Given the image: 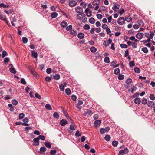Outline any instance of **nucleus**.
Listing matches in <instances>:
<instances>
[{
  "instance_id": "obj_1",
  "label": "nucleus",
  "mask_w": 155,
  "mask_h": 155,
  "mask_svg": "<svg viewBox=\"0 0 155 155\" xmlns=\"http://www.w3.org/2000/svg\"><path fill=\"white\" fill-rule=\"evenodd\" d=\"M101 0H94L92 3L93 5L95 6L94 8V10H97L99 8V5L100 3V1Z\"/></svg>"
},
{
  "instance_id": "obj_2",
  "label": "nucleus",
  "mask_w": 155,
  "mask_h": 155,
  "mask_svg": "<svg viewBox=\"0 0 155 155\" xmlns=\"http://www.w3.org/2000/svg\"><path fill=\"white\" fill-rule=\"evenodd\" d=\"M110 130L109 127H106L105 129L101 128L100 129V132L101 134H104L105 132H108Z\"/></svg>"
},
{
  "instance_id": "obj_3",
  "label": "nucleus",
  "mask_w": 155,
  "mask_h": 155,
  "mask_svg": "<svg viewBox=\"0 0 155 155\" xmlns=\"http://www.w3.org/2000/svg\"><path fill=\"white\" fill-rule=\"evenodd\" d=\"M129 152V150L127 148L125 149L124 150H121L119 152L118 155H124L127 154Z\"/></svg>"
},
{
  "instance_id": "obj_4",
  "label": "nucleus",
  "mask_w": 155,
  "mask_h": 155,
  "mask_svg": "<svg viewBox=\"0 0 155 155\" xmlns=\"http://www.w3.org/2000/svg\"><path fill=\"white\" fill-rule=\"evenodd\" d=\"M125 19L123 17H120L118 20L117 23L120 25H122L125 23Z\"/></svg>"
},
{
  "instance_id": "obj_5",
  "label": "nucleus",
  "mask_w": 155,
  "mask_h": 155,
  "mask_svg": "<svg viewBox=\"0 0 155 155\" xmlns=\"http://www.w3.org/2000/svg\"><path fill=\"white\" fill-rule=\"evenodd\" d=\"M120 5L118 4H115L113 5L112 9L115 11H117L120 8Z\"/></svg>"
},
{
  "instance_id": "obj_6",
  "label": "nucleus",
  "mask_w": 155,
  "mask_h": 155,
  "mask_svg": "<svg viewBox=\"0 0 155 155\" xmlns=\"http://www.w3.org/2000/svg\"><path fill=\"white\" fill-rule=\"evenodd\" d=\"M85 12L86 13L87 16L90 17L91 16L92 11L90 10L89 8H87L85 10Z\"/></svg>"
},
{
  "instance_id": "obj_7",
  "label": "nucleus",
  "mask_w": 155,
  "mask_h": 155,
  "mask_svg": "<svg viewBox=\"0 0 155 155\" xmlns=\"http://www.w3.org/2000/svg\"><path fill=\"white\" fill-rule=\"evenodd\" d=\"M85 16V15L84 14L81 13L77 15V18L78 20H81Z\"/></svg>"
},
{
  "instance_id": "obj_8",
  "label": "nucleus",
  "mask_w": 155,
  "mask_h": 155,
  "mask_svg": "<svg viewBox=\"0 0 155 155\" xmlns=\"http://www.w3.org/2000/svg\"><path fill=\"white\" fill-rule=\"evenodd\" d=\"M77 2L74 0L70 1L69 2V6L71 7L75 6L77 5Z\"/></svg>"
},
{
  "instance_id": "obj_9",
  "label": "nucleus",
  "mask_w": 155,
  "mask_h": 155,
  "mask_svg": "<svg viewBox=\"0 0 155 155\" xmlns=\"http://www.w3.org/2000/svg\"><path fill=\"white\" fill-rule=\"evenodd\" d=\"M75 10L77 13H78L79 14L82 13L83 11L82 8L80 7H76L75 9Z\"/></svg>"
},
{
  "instance_id": "obj_10",
  "label": "nucleus",
  "mask_w": 155,
  "mask_h": 155,
  "mask_svg": "<svg viewBox=\"0 0 155 155\" xmlns=\"http://www.w3.org/2000/svg\"><path fill=\"white\" fill-rule=\"evenodd\" d=\"M144 34L143 33H138L136 35V37L139 39H141L143 37Z\"/></svg>"
},
{
  "instance_id": "obj_11",
  "label": "nucleus",
  "mask_w": 155,
  "mask_h": 155,
  "mask_svg": "<svg viewBox=\"0 0 155 155\" xmlns=\"http://www.w3.org/2000/svg\"><path fill=\"white\" fill-rule=\"evenodd\" d=\"M67 85V83L65 82L63 84L60 85L59 86V88L61 91H64V87H65Z\"/></svg>"
},
{
  "instance_id": "obj_12",
  "label": "nucleus",
  "mask_w": 155,
  "mask_h": 155,
  "mask_svg": "<svg viewBox=\"0 0 155 155\" xmlns=\"http://www.w3.org/2000/svg\"><path fill=\"white\" fill-rule=\"evenodd\" d=\"M70 130H68V131L69 132L71 133L73 131L75 130L76 129L75 126L74 125H71L70 127Z\"/></svg>"
},
{
  "instance_id": "obj_13",
  "label": "nucleus",
  "mask_w": 155,
  "mask_h": 155,
  "mask_svg": "<svg viewBox=\"0 0 155 155\" xmlns=\"http://www.w3.org/2000/svg\"><path fill=\"white\" fill-rule=\"evenodd\" d=\"M68 123L67 121L66 120L62 119L60 122V124L62 126H64Z\"/></svg>"
},
{
  "instance_id": "obj_14",
  "label": "nucleus",
  "mask_w": 155,
  "mask_h": 155,
  "mask_svg": "<svg viewBox=\"0 0 155 155\" xmlns=\"http://www.w3.org/2000/svg\"><path fill=\"white\" fill-rule=\"evenodd\" d=\"M39 137H37L33 139V141L35 143V145L36 146H38L39 145Z\"/></svg>"
},
{
  "instance_id": "obj_15",
  "label": "nucleus",
  "mask_w": 155,
  "mask_h": 155,
  "mask_svg": "<svg viewBox=\"0 0 155 155\" xmlns=\"http://www.w3.org/2000/svg\"><path fill=\"white\" fill-rule=\"evenodd\" d=\"M77 34V32L75 30H72L70 32V34L73 36H76Z\"/></svg>"
},
{
  "instance_id": "obj_16",
  "label": "nucleus",
  "mask_w": 155,
  "mask_h": 155,
  "mask_svg": "<svg viewBox=\"0 0 155 155\" xmlns=\"http://www.w3.org/2000/svg\"><path fill=\"white\" fill-rule=\"evenodd\" d=\"M147 104L149 107H152L154 106V103L153 101H149L148 103Z\"/></svg>"
},
{
  "instance_id": "obj_17",
  "label": "nucleus",
  "mask_w": 155,
  "mask_h": 155,
  "mask_svg": "<svg viewBox=\"0 0 155 155\" xmlns=\"http://www.w3.org/2000/svg\"><path fill=\"white\" fill-rule=\"evenodd\" d=\"M46 148L45 147H41L40 149L41 153V154H44L45 152L46 151Z\"/></svg>"
},
{
  "instance_id": "obj_18",
  "label": "nucleus",
  "mask_w": 155,
  "mask_h": 155,
  "mask_svg": "<svg viewBox=\"0 0 155 155\" xmlns=\"http://www.w3.org/2000/svg\"><path fill=\"white\" fill-rule=\"evenodd\" d=\"M31 55L33 57L36 58L38 56V54L37 52H35L34 51H31Z\"/></svg>"
},
{
  "instance_id": "obj_19",
  "label": "nucleus",
  "mask_w": 155,
  "mask_h": 155,
  "mask_svg": "<svg viewBox=\"0 0 155 155\" xmlns=\"http://www.w3.org/2000/svg\"><path fill=\"white\" fill-rule=\"evenodd\" d=\"M0 19L1 20L4 21L7 23H8L7 20L6 19V17L2 14H0Z\"/></svg>"
},
{
  "instance_id": "obj_20",
  "label": "nucleus",
  "mask_w": 155,
  "mask_h": 155,
  "mask_svg": "<svg viewBox=\"0 0 155 155\" xmlns=\"http://www.w3.org/2000/svg\"><path fill=\"white\" fill-rule=\"evenodd\" d=\"M140 101H140V99L138 97L136 98L135 99L134 103L136 104H140Z\"/></svg>"
},
{
  "instance_id": "obj_21",
  "label": "nucleus",
  "mask_w": 155,
  "mask_h": 155,
  "mask_svg": "<svg viewBox=\"0 0 155 155\" xmlns=\"http://www.w3.org/2000/svg\"><path fill=\"white\" fill-rule=\"evenodd\" d=\"M84 36V33H78V38L80 39H82L83 38Z\"/></svg>"
},
{
  "instance_id": "obj_22",
  "label": "nucleus",
  "mask_w": 155,
  "mask_h": 155,
  "mask_svg": "<svg viewBox=\"0 0 155 155\" xmlns=\"http://www.w3.org/2000/svg\"><path fill=\"white\" fill-rule=\"evenodd\" d=\"M45 146L48 148H50L51 147V144L50 142H46L45 143Z\"/></svg>"
},
{
  "instance_id": "obj_23",
  "label": "nucleus",
  "mask_w": 155,
  "mask_h": 155,
  "mask_svg": "<svg viewBox=\"0 0 155 155\" xmlns=\"http://www.w3.org/2000/svg\"><path fill=\"white\" fill-rule=\"evenodd\" d=\"M60 25L62 27L65 28L67 25V23L66 22L63 21L61 22Z\"/></svg>"
},
{
  "instance_id": "obj_24",
  "label": "nucleus",
  "mask_w": 155,
  "mask_h": 155,
  "mask_svg": "<svg viewBox=\"0 0 155 155\" xmlns=\"http://www.w3.org/2000/svg\"><path fill=\"white\" fill-rule=\"evenodd\" d=\"M92 114V112L91 110H87L84 114L85 116H87L88 115Z\"/></svg>"
},
{
  "instance_id": "obj_25",
  "label": "nucleus",
  "mask_w": 155,
  "mask_h": 155,
  "mask_svg": "<svg viewBox=\"0 0 155 155\" xmlns=\"http://www.w3.org/2000/svg\"><path fill=\"white\" fill-rule=\"evenodd\" d=\"M101 121L100 120H96L94 122V125L95 127H97L101 124Z\"/></svg>"
},
{
  "instance_id": "obj_26",
  "label": "nucleus",
  "mask_w": 155,
  "mask_h": 155,
  "mask_svg": "<svg viewBox=\"0 0 155 155\" xmlns=\"http://www.w3.org/2000/svg\"><path fill=\"white\" fill-rule=\"evenodd\" d=\"M90 51L91 52L94 53L97 51V49L95 47H93L90 48Z\"/></svg>"
},
{
  "instance_id": "obj_27",
  "label": "nucleus",
  "mask_w": 155,
  "mask_h": 155,
  "mask_svg": "<svg viewBox=\"0 0 155 155\" xmlns=\"http://www.w3.org/2000/svg\"><path fill=\"white\" fill-rule=\"evenodd\" d=\"M10 71L13 74H15L16 73V71L15 68L13 67H11L9 68Z\"/></svg>"
},
{
  "instance_id": "obj_28",
  "label": "nucleus",
  "mask_w": 155,
  "mask_h": 155,
  "mask_svg": "<svg viewBox=\"0 0 155 155\" xmlns=\"http://www.w3.org/2000/svg\"><path fill=\"white\" fill-rule=\"evenodd\" d=\"M125 20L127 22H129L132 20V19L130 16H129L125 18Z\"/></svg>"
},
{
  "instance_id": "obj_29",
  "label": "nucleus",
  "mask_w": 155,
  "mask_h": 155,
  "mask_svg": "<svg viewBox=\"0 0 155 155\" xmlns=\"http://www.w3.org/2000/svg\"><path fill=\"white\" fill-rule=\"evenodd\" d=\"M89 22L91 24H93L95 22V20L93 18L91 17L90 18Z\"/></svg>"
},
{
  "instance_id": "obj_30",
  "label": "nucleus",
  "mask_w": 155,
  "mask_h": 155,
  "mask_svg": "<svg viewBox=\"0 0 155 155\" xmlns=\"http://www.w3.org/2000/svg\"><path fill=\"white\" fill-rule=\"evenodd\" d=\"M9 7V5H6L4 4L3 3H2L0 5V7H3L5 8H8Z\"/></svg>"
},
{
  "instance_id": "obj_31",
  "label": "nucleus",
  "mask_w": 155,
  "mask_h": 155,
  "mask_svg": "<svg viewBox=\"0 0 155 155\" xmlns=\"http://www.w3.org/2000/svg\"><path fill=\"white\" fill-rule=\"evenodd\" d=\"M45 108L48 110H52V108L51 106L48 104H47L45 106Z\"/></svg>"
},
{
  "instance_id": "obj_32",
  "label": "nucleus",
  "mask_w": 155,
  "mask_h": 155,
  "mask_svg": "<svg viewBox=\"0 0 155 155\" xmlns=\"http://www.w3.org/2000/svg\"><path fill=\"white\" fill-rule=\"evenodd\" d=\"M65 93L66 94L68 95H69L71 93V91L69 88H67L65 90Z\"/></svg>"
},
{
  "instance_id": "obj_33",
  "label": "nucleus",
  "mask_w": 155,
  "mask_h": 155,
  "mask_svg": "<svg viewBox=\"0 0 155 155\" xmlns=\"http://www.w3.org/2000/svg\"><path fill=\"white\" fill-rule=\"evenodd\" d=\"M132 47L133 48H137V44L135 43V42H132Z\"/></svg>"
},
{
  "instance_id": "obj_34",
  "label": "nucleus",
  "mask_w": 155,
  "mask_h": 155,
  "mask_svg": "<svg viewBox=\"0 0 155 155\" xmlns=\"http://www.w3.org/2000/svg\"><path fill=\"white\" fill-rule=\"evenodd\" d=\"M114 73L116 75L120 73V69L118 68L115 69L114 70Z\"/></svg>"
},
{
  "instance_id": "obj_35",
  "label": "nucleus",
  "mask_w": 155,
  "mask_h": 155,
  "mask_svg": "<svg viewBox=\"0 0 155 155\" xmlns=\"http://www.w3.org/2000/svg\"><path fill=\"white\" fill-rule=\"evenodd\" d=\"M110 135H106L104 137V139L107 141H109L110 140Z\"/></svg>"
},
{
  "instance_id": "obj_36",
  "label": "nucleus",
  "mask_w": 155,
  "mask_h": 155,
  "mask_svg": "<svg viewBox=\"0 0 155 155\" xmlns=\"http://www.w3.org/2000/svg\"><path fill=\"white\" fill-rule=\"evenodd\" d=\"M58 15V14L56 12L52 13L51 15V17L53 18H56Z\"/></svg>"
},
{
  "instance_id": "obj_37",
  "label": "nucleus",
  "mask_w": 155,
  "mask_h": 155,
  "mask_svg": "<svg viewBox=\"0 0 155 155\" xmlns=\"http://www.w3.org/2000/svg\"><path fill=\"white\" fill-rule=\"evenodd\" d=\"M8 106L10 108V111H13L14 110V107L11 104H9Z\"/></svg>"
},
{
  "instance_id": "obj_38",
  "label": "nucleus",
  "mask_w": 155,
  "mask_h": 155,
  "mask_svg": "<svg viewBox=\"0 0 155 155\" xmlns=\"http://www.w3.org/2000/svg\"><path fill=\"white\" fill-rule=\"evenodd\" d=\"M105 62L108 63L110 62V59L109 57H106L104 60Z\"/></svg>"
},
{
  "instance_id": "obj_39",
  "label": "nucleus",
  "mask_w": 155,
  "mask_h": 155,
  "mask_svg": "<svg viewBox=\"0 0 155 155\" xmlns=\"http://www.w3.org/2000/svg\"><path fill=\"white\" fill-rule=\"evenodd\" d=\"M83 28L85 30H88L90 29L89 25L88 24H85L83 26Z\"/></svg>"
},
{
  "instance_id": "obj_40",
  "label": "nucleus",
  "mask_w": 155,
  "mask_h": 155,
  "mask_svg": "<svg viewBox=\"0 0 155 155\" xmlns=\"http://www.w3.org/2000/svg\"><path fill=\"white\" fill-rule=\"evenodd\" d=\"M72 26L71 25H70L67 27H66V30L67 31H69L70 30H72Z\"/></svg>"
},
{
  "instance_id": "obj_41",
  "label": "nucleus",
  "mask_w": 155,
  "mask_h": 155,
  "mask_svg": "<svg viewBox=\"0 0 155 155\" xmlns=\"http://www.w3.org/2000/svg\"><path fill=\"white\" fill-rule=\"evenodd\" d=\"M12 103L15 105H16L18 104V101L15 99H13L12 101Z\"/></svg>"
},
{
  "instance_id": "obj_42",
  "label": "nucleus",
  "mask_w": 155,
  "mask_h": 155,
  "mask_svg": "<svg viewBox=\"0 0 155 155\" xmlns=\"http://www.w3.org/2000/svg\"><path fill=\"white\" fill-rule=\"evenodd\" d=\"M150 98L152 100H155V96L154 94H152L150 95L149 96Z\"/></svg>"
},
{
  "instance_id": "obj_43",
  "label": "nucleus",
  "mask_w": 155,
  "mask_h": 155,
  "mask_svg": "<svg viewBox=\"0 0 155 155\" xmlns=\"http://www.w3.org/2000/svg\"><path fill=\"white\" fill-rule=\"evenodd\" d=\"M134 71L135 72L137 73H139L140 72V69L137 67H135L134 68Z\"/></svg>"
},
{
  "instance_id": "obj_44",
  "label": "nucleus",
  "mask_w": 155,
  "mask_h": 155,
  "mask_svg": "<svg viewBox=\"0 0 155 155\" xmlns=\"http://www.w3.org/2000/svg\"><path fill=\"white\" fill-rule=\"evenodd\" d=\"M142 50L145 53H147L148 52V50L146 47H143L142 48Z\"/></svg>"
},
{
  "instance_id": "obj_45",
  "label": "nucleus",
  "mask_w": 155,
  "mask_h": 155,
  "mask_svg": "<svg viewBox=\"0 0 155 155\" xmlns=\"http://www.w3.org/2000/svg\"><path fill=\"white\" fill-rule=\"evenodd\" d=\"M137 88L135 87L133 85H131V92L132 93H133L137 89Z\"/></svg>"
},
{
  "instance_id": "obj_46",
  "label": "nucleus",
  "mask_w": 155,
  "mask_h": 155,
  "mask_svg": "<svg viewBox=\"0 0 155 155\" xmlns=\"http://www.w3.org/2000/svg\"><path fill=\"white\" fill-rule=\"evenodd\" d=\"M142 103L143 104H146L147 102V100L146 99L143 98L142 101Z\"/></svg>"
},
{
  "instance_id": "obj_47",
  "label": "nucleus",
  "mask_w": 155,
  "mask_h": 155,
  "mask_svg": "<svg viewBox=\"0 0 155 155\" xmlns=\"http://www.w3.org/2000/svg\"><path fill=\"white\" fill-rule=\"evenodd\" d=\"M53 117H54L56 118L57 119H58L59 118V115L56 112L54 113L53 114Z\"/></svg>"
},
{
  "instance_id": "obj_48",
  "label": "nucleus",
  "mask_w": 155,
  "mask_h": 155,
  "mask_svg": "<svg viewBox=\"0 0 155 155\" xmlns=\"http://www.w3.org/2000/svg\"><path fill=\"white\" fill-rule=\"evenodd\" d=\"M22 41L25 44L28 42V39L25 37H23L22 38Z\"/></svg>"
},
{
  "instance_id": "obj_49",
  "label": "nucleus",
  "mask_w": 155,
  "mask_h": 155,
  "mask_svg": "<svg viewBox=\"0 0 155 155\" xmlns=\"http://www.w3.org/2000/svg\"><path fill=\"white\" fill-rule=\"evenodd\" d=\"M54 78L55 79L58 80L60 78V76L59 74H56L54 76Z\"/></svg>"
},
{
  "instance_id": "obj_50",
  "label": "nucleus",
  "mask_w": 155,
  "mask_h": 155,
  "mask_svg": "<svg viewBox=\"0 0 155 155\" xmlns=\"http://www.w3.org/2000/svg\"><path fill=\"white\" fill-rule=\"evenodd\" d=\"M8 55L7 52L5 51H3L2 52V58H4L5 56Z\"/></svg>"
},
{
  "instance_id": "obj_51",
  "label": "nucleus",
  "mask_w": 155,
  "mask_h": 155,
  "mask_svg": "<svg viewBox=\"0 0 155 155\" xmlns=\"http://www.w3.org/2000/svg\"><path fill=\"white\" fill-rule=\"evenodd\" d=\"M25 115L23 113H21L19 114V119H22L24 117Z\"/></svg>"
},
{
  "instance_id": "obj_52",
  "label": "nucleus",
  "mask_w": 155,
  "mask_h": 155,
  "mask_svg": "<svg viewBox=\"0 0 155 155\" xmlns=\"http://www.w3.org/2000/svg\"><path fill=\"white\" fill-rule=\"evenodd\" d=\"M132 81V80L131 79L129 78L126 80V82L127 84H129L131 83Z\"/></svg>"
},
{
  "instance_id": "obj_53",
  "label": "nucleus",
  "mask_w": 155,
  "mask_h": 155,
  "mask_svg": "<svg viewBox=\"0 0 155 155\" xmlns=\"http://www.w3.org/2000/svg\"><path fill=\"white\" fill-rule=\"evenodd\" d=\"M138 23L140 26H143V22L142 20H139L138 21Z\"/></svg>"
},
{
  "instance_id": "obj_54",
  "label": "nucleus",
  "mask_w": 155,
  "mask_h": 155,
  "mask_svg": "<svg viewBox=\"0 0 155 155\" xmlns=\"http://www.w3.org/2000/svg\"><path fill=\"white\" fill-rule=\"evenodd\" d=\"M120 46L121 47L123 48H126L127 47V45L124 44H121L120 45Z\"/></svg>"
},
{
  "instance_id": "obj_55",
  "label": "nucleus",
  "mask_w": 155,
  "mask_h": 155,
  "mask_svg": "<svg viewBox=\"0 0 155 155\" xmlns=\"http://www.w3.org/2000/svg\"><path fill=\"white\" fill-rule=\"evenodd\" d=\"M124 78V76L122 74H119L118 76V78L120 80H122Z\"/></svg>"
},
{
  "instance_id": "obj_56",
  "label": "nucleus",
  "mask_w": 155,
  "mask_h": 155,
  "mask_svg": "<svg viewBox=\"0 0 155 155\" xmlns=\"http://www.w3.org/2000/svg\"><path fill=\"white\" fill-rule=\"evenodd\" d=\"M112 144L113 146L116 147L117 145L118 142L116 141H114L112 142Z\"/></svg>"
},
{
  "instance_id": "obj_57",
  "label": "nucleus",
  "mask_w": 155,
  "mask_h": 155,
  "mask_svg": "<svg viewBox=\"0 0 155 155\" xmlns=\"http://www.w3.org/2000/svg\"><path fill=\"white\" fill-rule=\"evenodd\" d=\"M35 96L38 99H40L41 98V96L38 93H36L35 94Z\"/></svg>"
},
{
  "instance_id": "obj_58",
  "label": "nucleus",
  "mask_w": 155,
  "mask_h": 155,
  "mask_svg": "<svg viewBox=\"0 0 155 155\" xmlns=\"http://www.w3.org/2000/svg\"><path fill=\"white\" fill-rule=\"evenodd\" d=\"M9 61V59L8 57L5 58L4 59V62L5 63H8Z\"/></svg>"
},
{
  "instance_id": "obj_59",
  "label": "nucleus",
  "mask_w": 155,
  "mask_h": 155,
  "mask_svg": "<svg viewBox=\"0 0 155 155\" xmlns=\"http://www.w3.org/2000/svg\"><path fill=\"white\" fill-rule=\"evenodd\" d=\"M135 65V63L133 61H131L129 62V66L130 67H132L133 66H134Z\"/></svg>"
},
{
  "instance_id": "obj_60",
  "label": "nucleus",
  "mask_w": 155,
  "mask_h": 155,
  "mask_svg": "<svg viewBox=\"0 0 155 155\" xmlns=\"http://www.w3.org/2000/svg\"><path fill=\"white\" fill-rule=\"evenodd\" d=\"M56 153V150H51L50 153L52 155H54Z\"/></svg>"
},
{
  "instance_id": "obj_61",
  "label": "nucleus",
  "mask_w": 155,
  "mask_h": 155,
  "mask_svg": "<svg viewBox=\"0 0 155 155\" xmlns=\"http://www.w3.org/2000/svg\"><path fill=\"white\" fill-rule=\"evenodd\" d=\"M96 16L98 19H101L102 18L103 16L102 15L98 14L96 15Z\"/></svg>"
},
{
  "instance_id": "obj_62",
  "label": "nucleus",
  "mask_w": 155,
  "mask_h": 155,
  "mask_svg": "<svg viewBox=\"0 0 155 155\" xmlns=\"http://www.w3.org/2000/svg\"><path fill=\"white\" fill-rule=\"evenodd\" d=\"M38 137L39 138V139H40L43 140H45V137L44 136L40 135L38 136Z\"/></svg>"
},
{
  "instance_id": "obj_63",
  "label": "nucleus",
  "mask_w": 155,
  "mask_h": 155,
  "mask_svg": "<svg viewBox=\"0 0 155 155\" xmlns=\"http://www.w3.org/2000/svg\"><path fill=\"white\" fill-rule=\"evenodd\" d=\"M81 5L83 6L84 8H85L87 6V4L84 2H81L80 4Z\"/></svg>"
},
{
  "instance_id": "obj_64",
  "label": "nucleus",
  "mask_w": 155,
  "mask_h": 155,
  "mask_svg": "<svg viewBox=\"0 0 155 155\" xmlns=\"http://www.w3.org/2000/svg\"><path fill=\"white\" fill-rule=\"evenodd\" d=\"M102 27L103 29H106L108 28V26L106 24H103L102 25Z\"/></svg>"
}]
</instances>
